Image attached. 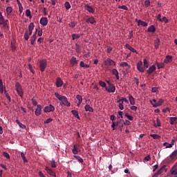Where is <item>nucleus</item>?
<instances>
[{
	"instance_id": "a18cd8bd",
	"label": "nucleus",
	"mask_w": 177,
	"mask_h": 177,
	"mask_svg": "<svg viewBox=\"0 0 177 177\" xmlns=\"http://www.w3.org/2000/svg\"><path fill=\"white\" fill-rule=\"evenodd\" d=\"M76 99H77L78 102H80V104H82V102H83V98L82 97V95H76Z\"/></svg>"
},
{
	"instance_id": "f257e3e1",
	"label": "nucleus",
	"mask_w": 177,
	"mask_h": 177,
	"mask_svg": "<svg viewBox=\"0 0 177 177\" xmlns=\"http://www.w3.org/2000/svg\"><path fill=\"white\" fill-rule=\"evenodd\" d=\"M54 96L57 98L61 102V105H64L65 106L70 107L71 104L68 101V98H66L64 95H61L58 93H54Z\"/></svg>"
},
{
	"instance_id": "e2e57ef3",
	"label": "nucleus",
	"mask_w": 177,
	"mask_h": 177,
	"mask_svg": "<svg viewBox=\"0 0 177 177\" xmlns=\"http://www.w3.org/2000/svg\"><path fill=\"white\" fill-rule=\"evenodd\" d=\"M123 124L124 126H130L131 125V122L128 120H126L124 122H123Z\"/></svg>"
},
{
	"instance_id": "8fccbe9b",
	"label": "nucleus",
	"mask_w": 177,
	"mask_h": 177,
	"mask_svg": "<svg viewBox=\"0 0 177 177\" xmlns=\"http://www.w3.org/2000/svg\"><path fill=\"white\" fill-rule=\"evenodd\" d=\"M99 85H100V86L102 88L107 87L106 83H104V82H102V81L99 82Z\"/></svg>"
},
{
	"instance_id": "20e7f679",
	"label": "nucleus",
	"mask_w": 177,
	"mask_h": 177,
	"mask_svg": "<svg viewBox=\"0 0 177 177\" xmlns=\"http://www.w3.org/2000/svg\"><path fill=\"white\" fill-rule=\"evenodd\" d=\"M15 90L17 92L18 95H19V97H23L24 96L23 88H21V85L19 82L15 84Z\"/></svg>"
},
{
	"instance_id": "f704fd0d",
	"label": "nucleus",
	"mask_w": 177,
	"mask_h": 177,
	"mask_svg": "<svg viewBox=\"0 0 177 177\" xmlns=\"http://www.w3.org/2000/svg\"><path fill=\"white\" fill-rule=\"evenodd\" d=\"M174 145L169 144V142H163V147H166V149H171Z\"/></svg>"
},
{
	"instance_id": "774afa93",
	"label": "nucleus",
	"mask_w": 177,
	"mask_h": 177,
	"mask_svg": "<svg viewBox=\"0 0 177 177\" xmlns=\"http://www.w3.org/2000/svg\"><path fill=\"white\" fill-rule=\"evenodd\" d=\"M119 109L120 110H123L124 109V106H123L122 103H119Z\"/></svg>"
},
{
	"instance_id": "423d86ee",
	"label": "nucleus",
	"mask_w": 177,
	"mask_h": 177,
	"mask_svg": "<svg viewBox=\"0 0 177 177\" xmlns=\"http://www.w3.org/2000/svg\"><path fill=\"white\" fill-rule=\"evenodd\" d=\"M44 113H50L55 111V106L50 104L49 106L44 107Z\"/></svg>"
},
{
	"instance_id": "cd10ccee",
	"label": "nucleus",
	"mask_w": 177,
	"mask_h": 177,
	"mask_svg": "<svg viewBox=\"0 0 177 177\" xmlns=\"http://www.w3.org/2000/svg\"><path fill=\"white\" fill-rule=\"evenodd\" d=\"M138 26H142V27H147L148 24L146 22H144L143 21L138 20Z\"/></svg>"
},
{
	"instance_id": "e433bc0d",
	"label": "nucleus",
	"mask_w": 177,
	"mask_h": 177,
	"mask_svg": "<svg viewBox=\"0 0 177 177\" xmlns=\"http://www.w3.org/2000/svg\"><path fill=\"white\" fill-rule=\"evenodd\" d=\"M21 157L23 158L24 163L28 162V160L26 159V156H25V153L24 152L21 153Z\"/></svg>"
},
{
	"instance_id": "dca6fc26",
	"label": "nucleus",
	"mask_w": 177,
	"mask_h": 177,
	"mask_svg": "<svg viewBox=\"0 0 177 177\" xmlns=\"http://www.w3.org/2000/svg\"><path fill=\"white\" fill-rule=\"evenodd\" d=\"M85 9L89 13H94L95 12L94 8H91V6H90L89 5L86 4L85 5Z\"/></svg>"
},
{
	"instance_id": "ea45409f",
	"label": "nucleus",
	"mask_w": 177,
	"mask_h": 177,
	"mask_svg": "<svg viewBox=\"0 0 177 177\" xmlns=\"http://www.w3.org/2000/svg\"><path fill=\"white\" fill-rule=\"evenodd\" d=\"M8 20H3L2 22L0 21V25H3L4 27H8Z\"/></svg>"
},
{
	"instance_id": "a211bd4d",
	"label": "nucleus",
	"mask_w": 177,
	"mask_h": 177,
	"mask_svg": "<svg viewBox=\"0 0 177 177\" xmlns=\"http://www.w3.org/2000/svg\"><path fill=\"white\" fill-rule=\"evenodd\" d=\"M70 62H71V65H72L73 66L77 65L78 64V61L76 60L75 57H72V58H71Z\"/></svg>"
},
{
	"instance_id": "7ed1b4c3",
	"label": "nucleus",
	"mask_w": 177,
	"mask_h": 177,
	"mask_svg": "<svg viewBox=\"0 0 177 177\" xmlns=\"http://www.w3.org/2000/svg\"><path fill=\"white\" fill-rule=\"evenodd\" d=\"M39 68L40 71L45 72L46 68H47V61L43 59L39 62Z\"/></svg>"
},
{
	"instance_id": "4d7b16f0",
	"label": "nucleus",
	"mask_w": 177,
	"mask_h": 177,
	"mask_svg": "<svg viewBox=\"0 0 177 177\" xmlns=\"http://www.w3.org/2000/svg\"><path fill=\"white\" fill-rule=\"evenodd\" d=\"M46 172L49 174L50 176L56 177L55 173L53 171H47Z\"/></svg>"
},
{
	"instance_id": "58836bf2",
	"label": "nucleus",
	"mask_w": 177,
	"mask_h": 177,
	"mask_svg": "<svg viewBox=\"0 0 177 177\" xmlns=\"http://www.w3.org/2000/svg\"><path fill=\"white\" fill-rule=\"evenodd\" d=\"M81 37L80 35L72 34V39L75 40L76 39H80Z\"/></svg>"
},
{
	"instance_id": "bf43d9fd",
	"label": "nucleus",
	"mask_w": 177,
	"mask_h": 177,
	"mask_svg": "<svg viewBox=\"0 0 177 177\" xmlns=\"http://www.w3.org/2000/svg\"><path fill=\"white\" fill-rule=\"evenodd\" d=\"M119 9H122L123 10H128V7L126 6L125 5H123V6H119Z\"/></svg>"
},
{
	"instance_id": "473e14b6",
	"label": "nucleus",
	"mask_w": 177,
	"mask_h": 177,
	"mask_svg": "<svg viewBox=\"0 0 177 177\" xmlns=\"http://www.w3.org/2000/svg\"><path fill=\"white\" fill-rule=\"evenodd\" d=\"M129 100L130 101V104L131 105H135L136 104V100H134V98L133 97L132 95H130L129 97Z\"/></svg>"
},
{
	"instance_id": "338daca9",
	"label": "nucleus",
	"mask_w": 177,
	"mask_h": 177,
	"mask_svg": "<svg viewBox=\"0 0 177 177\" xmlns=\"http://www.w3.org/2000/svg\"><path fill=\"white\" fill-rule=\"evenodd\" d=\"M144 160H145V161L151 160V156L148 155V156H145V158H144Z\"/></svg>"
},
{
	"instance_id": "393cba45",
	"label": "nucleus",
	"mask_w": 177,
	"mask_h": 177,
	"mask_svg": "<svg viewBox=\"0 0 177 177\" xmlns=\"http://www.w3.org/2000/svg\"><path fill=\"white\" fill-rule=\"evenodd\" d=\"M156 31V28L153 26H151L148 27L147 32H155Z\"/></svg>"
},
{
	"instance_id": "4c0bfd02",
	"label": "nucleus",
	"mask_w": 177,
	"mask_h": 177,
	"mask_svg": "<svg viewBox=\"0 0 177 177\" xmlns=\"http://www.w3.org/2000/svg\"><path fill=\"white\" fill-rule=\"evenodd\" d=\"M170 173L171 174V175L177 176V169H176L175 167L172 168L170 171Z\"/></svg>"
},
{
	"instance_id": "864d4df0",
	"label": "nucleus",
	"mask_w": 177,
	"mask_h": 177,
	"mask_svg": "<svg viewBox=\"0 0 177 177\" xmlns=\"http://www.w3.org/2000/svg\"><path fill=\"white\" fill-rule=\"evenodd\" d=\"M26 16H27V17L31 18V12L30 10H26Z\"/></svg>"
},
{
	"instance_id": "2f4dec72",
	"label": "nucleus",
	"mask_w": 177,
	"mask_h": 177,
	"mask_svg": "<svg viewBox=\"0 0 177 177\" xmlns=\"http://www.w3.org/2000/svg\"><path fill=\"white\" fill-rule=\"evenodd\" d=\"M169 157H170V159H171V160L175 159V158L177 157V150L172 152V153L170 154V156Z\"/></svg>"
},
{
	"instance_id": "603ef678",
	"label": "nucleus",
	"mask_w": 177,
	"mask_h": 177,
	"mask_svg": "<svg viewBox=\"0 0 177 177\" xmlns=\"http://www.w3.org/2000/svg\"><path fill=\"white\" fill-rule=\"evenodd\" d=\"M125 117H127V118L130 121H133V120L134 119L133 116H131L128 113H125Z\"/></svg>"
},
{
	"instance_id": "bb28decb",
	"label": "nucleus",
	"mask_w": 177,
	"mask_h": 177,
	"mask_svg": "<svg viewBox=\"0 0 177 177\" xmlns=\"http://www.w3.org/2000/svg\"><path fill=\"white\" fill-rule=\"evenodd\" d=\"M161 126L160 120H159L158 118H157V120L153 123V127H159Z\"/></svg>"
},
{
	"instance_id": "c756f323",
	"label": "nucleus",
	"mask_w": 177,
	"mask_h": 177,
	"mask_svg": "<svg viewBox=\"0 0 177 177\" xmlns=\"http://www.w3.org/2000/svg\"><path fill=\"white\" fill-rule=\"evenodd\" d=\"M77 24V23L75 21H72L70 24H68V27L73 29L74 28H75Z\"/></svg>"
},
{
	"instance_id": "6e6d98bb",
	"label": "nucleus",
	"mask_w": 177,
	"mask_h": 177,
	"mask_svg": "<svg viewBox=\"0 0 177 177\" xmlns=\"http://www.w3.org/2000/svg\"><path fill=\"white\" fill-rule=\"evenodd\" d=\"M3 156L6 158V159H10V154H8V152H3Z\"/></svg>"
},
{
	"instance_id": "13d9d810",
	"label": "nucleus",
	"mask_w": 177,
	"mask_h": 177,
	"mask_svg": "<svg viewBox=\"0 0 177 177\" xmlns=\"http://www.w3.org/2000/svg\"><path fill=\"white\" fill-rule=\"evenodd\" d=\"M51 167L52 168H56L57 167V165H55V161L53 159H52V160H51Z\"/></svg>"
},
{
	"instance_id": "39448f33",
	"label": "nucleus",
	"mask_w": 177,
	"mask_h": 177,
	"mask_svg": "<svg viewBox=\"0 0 177 177\" xmlns=\"http://www.w3.org/2000/svg\"><path fill=\"white\" fill-rule=\"evenodd\" d=\"M151 102V104L153 105V108H157L158 106H160L164 104V100L163 99H159L158 102H156V103H153L151 100H149Z\"/></svg>"
},
{
	"instance_id": "09e8293b",
	"label": "nucleus",
	"mask_w": 177,
	"mask_h": 177,
	"mask_svg": "<svg viewBox=\"0 0 177 177\" xmlns=\"http://www.w3.org/2000/svg\"><path fill=\"white\" fill-rule=\"evenodd\" d=\"M151 137L154 140L159 139L160 138L158 134H151Z\"/></svg>"
},
{
	"instance_id": "9d476101",
	"label": "nucleus",
	"mask_w": 177,
	"mask_h": 177,
	"mask_svg": "<svg viewBox=\"0 0 177 177\" xmlns=\"http://www.w3.org/2000/svg\"><path fill=\"white\" fill-rule=\"evenodd\" d=\"M142 64L143 62H142V61L137 62V71H140V73H144V69L142 66Z\"/></svg>"
},
{
	"instance_id": "2eb2a0df",
	"label": "nucleus",
	"mask_w": 177,
	"mask_h": 177,
	"mask_svg": "<svg viewBox=\"0 0 177 177\" xmlns=\"http://www.w3.org/2000/svg\"><path fill=\"white\" fill-rule=\"evenodd\" d=\"M155 71H156V66L155 65L151 66V67H149V68H148L147 70V74L148 75H151V73H153Z\"/></svg>"
},
{
	"instance_id": "6ab92c4d",
	"label": "nucleus",
	"mask_w": 177,
	"mask_h": 177,
	"mask_svg": "<svg viewBox=\"0 0 177 177\" xmlns=\"http://www.w3.org/2000/svg\"><path fill=\"white\" fill-rule=\"evenodd\" d=\"M62 85H63L62 80L60 79V77H57V82H56L57 88H61Z\"/></svg>"
},
{
	"instance_id": "c85d7f7f",
	"label": "nucleus",
	"mask_w": 177,
	"mask_h": 177,
	"mask_svg": "<svg viewBox=\"0 0 177 177\" xmlns=\"http://www.w3.org/2000/svg\"><path fill=\"white\" fill-rule=\"evenodd\" d=\"M159 44H160V39H159L158 38L156 39L155 41H154V45H155L156 49H158Z\"/></svg>"
},
{
	"instance_id": "f8f14e48",
	"label": "nucleus",
	"mask_w": 177,
	"mask_h": 177,
	"mask_svg": "<svg viewBox=\"0 0 177 177\" xmlns=\"http://www.w3.org/2000/svg\"><path fill=\"white\" fill-rule=\"evenodd\" d=\"M37 39V29L35 33H33L32 37H30V44L31 45H35V42L36 41Z\"/></svg>"
},
{
	"instance_id": "69168bd1",
	"label": "nucleus",
	"mask_w": 177,
	"mask_h": 177,
	"mask_svg": "<svg viewBox=\"0 0 177 177\" xmlns=\"http://www.w3.org/2000/svg\"><path fill=\"white\" fill-rule=\"evenodd\" d=\"M53 121L52 118H48L46 121H44V124H49Z\"/></svg>"
},
{
	"instance_id": "a19ab883",
	"label": "nucleus",
	"mask_w": 177,
	"mask_h": 177,
	"mask_svg": "<svg viewBox=\"0 0 177 177\" xmlns=\"http://www.w3.org/2000/svg\"><path fill=\"white\" fill-rule=\"evenodd\" d=\"M64 6H65V9H66V10H68L71 8V4L68 1L65 2Z\"/></svg>"
},
{
	"instance_id": "0eeeda50",
	"label": "nucleus",
	"mask_w": 177,
	"mask_h": 177,
	"mask_svg": "<svg viewBox=\"0 0 177 177\" xmlns=\"http://www.w3.org/2000/svg\"><path fill=\"white\" fill-rule=\"evenodd\" d=\"M104 65L106 66H115V61L112 60L111 59H106V61H104Z\"/></svg>"
},
{
	"instance_id": "1a4fd4ad",
	"label": "nucleus",
	"mask_w": 177,
	"mask_h": 177,
	"mask_svg": "<svg viewBox=\"0 0 177 177\" xmlns=\"http://www.w3.org/2000/svg\"><path fill=\"white\" fill-rule=\"evenodd\" d=\"M86 23L91 24V25H95L96 24V21L95 20L94 17H91L86 19Z\"/></svg>"
},
{
	"instance_id": "c03bdc74",
	"label": "nucleus",
	"mask_w": 177,
	"mask_h": 177,
	"mask_svg": "<svg viewBox=\"0 0 177 177\" xmlns=\"http://www.w3.org/2000/svg\"><path fill=\"white\" fill-rule=\"evenodd\" d=\"M75 159L77 160L80 163L83 162V159H82L81 156H74Z\"/></svg>"
},
{
	"instance_id": "f03ea898",
	"label": "nucleus",
	"mask_w": 177,
	"mask_h": 177,
	"mask_svg": "<svg viewBox=\"0 0 177 177\" xmlns=\"http://www.w3.org/2000/svg\"><path fill=\"white\" fill-rule=\"evenodd\" d=\"M34 23H30L28 26V31H26L25 34L24 35V39L26 41H28L29 37L32 35V30H34Z\"/></svg>"
},
{
	"instance_id": "412c9836",
	"label": "nucleus",
	"mask_w": 177,
	"mask_h": 177,
	"mask_svg": "<svg viewBox=\"0 0 177 177\" xmlns=\"http://www.w3.org/2000/svg\"><path fill=\"white\" fill-rule=\"evenodd\" d=\"M125 48H127V49H129V50H130L133 53H136V50L135 48H133V47L131 46L130 44H125Z\"/></svg>"
},
{
	"instance_id": "aec40b11",
	"label": "nucleus",
	"mask_w": 177,
	"mask_h": 177,
	"mask_svg": "<svg viewBox=\"0 0 177 177\" xmlns=\"http://www.w3.org/2000/svg\"><path fill=\"white\" fill-rule=\"evenodd\" d=\"M78 145H74V146L73 147V149H72V153L73 154H78Z\"/></svg>"
},
{
	"instance_id": "3c124183",
	"label": "nucleus",
	"mask_w": 177,
	"mask_h": 177,
	"mask_svg": "<svg viewBox=\"0 0 177 177\" xmlns=\"http://www.w3.org/2000/svg\"><path fill=\"white\" fill-rule=\"evenodd\" d=\"M10 48L12 49V52H15L16 46L13 44V42H10Z\"/></svg>"
},
{
	"instance_id": "4468645a",
	"label": "nucleus",
	"mask_w": 177,
	"mask_h": 177,
	"mask_svg": "<svg viewBox=\"0 0 177 177\" xmlns=\"http://www.w3.org/2000/svg\"><path fill=\"white\" fill-rule=\"evenodd\" d=\"M40 24H41L42 26L45 27L48 24V19L46 17H42L40 19Z\"/></svg>"
},
{
	"instance_id": "5fc2aeb1",
	"label": "nucleus",
	"mask_w": 177,
	"mask_h": 177,
	"mask_svg": "<svg viewBox=\"0 0 177 177\" xmlns=\"http://www.w3.org/2000/svg\"><path fill=\"white\" fill-rule=\"evenodd\" d=\"M165 67V64L164 63H157V68H158V69L162 68Z\"/></svg>"
},
{
	"instance_id": "7c9ffc66",
	"label": "nucleus",
	"mask_w": 177,
	"mask_h": 177,
	"mask_svg": "<svg viewBox=\"0 0 177 177\" xmlns=\"http://www.w3.org/2000/svg\"><path fill=\"white\" fill-rule=\"evenodd\" d=\"M80 66L84 68H89L90 66L84 63L83 61H80Z\"/></svg>"
},
{
	"instance_id": "b1692460",
	"label": "nucleus",
	"mask_w": 177,
	"mask_h": 177,
	"mask_svg": "<svg viewBox=\"0 0 177 177\" xmlns=\"http://www.w3.org/2000/svg\"><path fill=\"white\" fill-rule=\"evenodd\" d=\"M169 119L170 120V124L171 125H174L176 123H177V118H169Z\"/></svg>"
},
{
	"instance_id": "9b49d317",
	"label": "nucleus",
	"mask_w": 177,
	"mask_h": 177,
	"mask_svg": "<svg viewBox=\"0 0 177 177\" xmlns=\"http://www.w3.org/2000/svg\"><path fill=\"white\" fill-rule=\"evenodd\" d=\"M41 105L38 104L37 106V109L35 111V114L36 115V116H39L40 115H41Z\"/></svg>"
},
{
	"instance_id": "6e6552de",
	"label": "nucleus",
	"mask_w": 177,
	"mask_h": 177,
	"mask_svg": "<svg viewBox=\"0 0 177 177\" xmlns=\"http://www.w3.org/2000/svg\"><path fill=\"white\" fill-rule=\"evenodd\" d=\"M104 88L106 89V91H107L109 93H115V86L113 84H110L109 88L104 87Z\"/></svg>"
},
{
	"instance_id": "4be33fe9",
	"label": "nucleus",
	"mask_w": 177,
	"mask_h": 177,
	"mask_svg": "<svg viewBox=\"0 0 177 177\" xmlns=\"http://www.w3.org/2000/svg\"><path fill=\"white\" fill-rule=\"evenodd\" d=\"M112 74H113L114 76H115L116 80H119V73L118 72V70L115 68L112 69Z\"/></svg>"
},
{
	"instance_id": "f3484780",
	"label": "nucleus",
	"mask_w": 177,
	"mask_h": 177,
	"mask_svg": "<svg viewBox=\"0 0 177 177\" xmlns=\"http://www.w3.org/2000/svg\"><path fill=\"white\" fill-rule=\"evenodd\" d=\"M172 62V57L170 55H167L166 59L163 60V64H169Z\"/></svg>"
},
{
	"instance_id": "0e129e2a",
	"label": "nucleus",
	"mask_w": 177,
	"mask_h": 177,
	"mask_svg": "<svg viewBox=\"0 0 177 177\" xmlns=\"http://www.w3.org/2000/svg\"><path fill=\"white\" fill-rule=\"evenodd\" d=\"M37 34L38 35L39 37H41L42 36L41 29L37 30Z\"/></svg>"
},
{
	"instance_id": "72a5a7b5",
	"label": "nucleus",
	"mask_w": 177,
	"mask_h": 177,
	"mask_svg": "<svg viewBox=\"0 0 177 177\" xmlns=\"http://www.w3.org/2000/svg\"><path fill=\"white\" fill-rule=\"evenodd\" d=\"M5 88H6V87L3 86L2 80H0V93H3V92H6V91H4Z\"/></svg>"
},
{
	"instance_id": "79ce46f5",
	"label": "nucleus",
	"mask_w": 177,
	"mask_h": 177,
	"mask_svg": "<svg viewBox=\"0 0 177 177\" xmlns=\"http://www.w3.org/2000/svg\"><path fill=\"white\" fill-rule=\"evenodd\" d=\"M12 11H13V8H12V7L8 6L6 8L7 15H10V13H12Z\"/></svg>"
},
{
	"instance_id": "052dcab7",
	"label": "nucleus",
	"mask_w": 177,
	"mask_h": 177,
	"mask_svg": "<svg viewBox=\"0 0 177 177\" xmlns=\"http://www.w3.org/2000/svg\"><path fill=\"white\" fill-rule=\"evenodd\" d=\"M145 5L146 8H148L149 6H151V1L149 0H146Z\"/></svg>"
},
{
	"instance_id": "680f3d73",
	"label": "nucleus",
	"mask_w": 177,
	"mask_h": 177,
	"mask_svg": "<svg viewBox=\"0 0 177 177\" xmlns=\"http://www.w3.org/2000/svg\"><path fill=\"white\" fill-rule=\"evenodd\" d=\"M5 97H6L7 100H8V102H10V96L8 95V93L5 91L4 92Z\"/></svg>"
},
{
	"instance_id": "de8ad7c7",
	"label": "nucleus",
	"mask_w": 177,
	"mask_h": 177,
	"mask_svg": "<svg viewBox=\"0 0 177 177\" xmlns=\"http://www.w3.org/2000/svg\"><path fill=\"white\" fill-rule=\"evenodd\" d=\"M143 64L145 68H149V62H147V60H146V59H144Z\"/></svg>"
},
{
	"instance_id": "a878e982",
	"label": "nucleus",
	"mask_w": 177,
	"mask_h": 177,
	"mask_svg": "<svg viewBox=\"0 0 177 177\" xmlns=\"http://www.w3.org/2000/svg\"><path fill=\"white\" fill-rule=\"evenodd\" d=\"M71 113H72L73 115H74L75 118H77L78 120H80V115H78V111L77 110H72V111H71Z\"/></svg>"
},
{
	"instance_id": "37998d69",
	"label": "nucleus",
	"mask_w": 177,
	"mask_h": 177,
	"mask_svg": "<svg viewBox=\"0 0 177 177\" xmlns=\"http://www.w3.org/2000/svg\"><path fill=\"white\" fill-rule=\"evenodd\" d=\"M158 21L160 22H165V24L168 23V19H167L166 17H163L162 19H158Z\"/></svg>"
},
{
	"instance_id": "c9c22d12",
	"label": "nucleus",
	"mask_w": 177,
	"mask_h": 177,
	"mask_svg": "<svg viewBox=\"0 0 177 177\" xmlns=\"http://www.w3.org/2000/svg\"><path fill=\"white\" fill-rule=\"evenodd\" d=\"M75 51L76 53H81V47L77 44H75Z\"/></svg>"
},
{
	"instance_id": "49530a36",
	"label": "nucleus",
	"mask_w": 177,
	"mask_h": 177,
	"mask_svg": "<svg viewBox=\"0 0 177 177\" xmlns=\"http://www.w3.org/2000/svg\"><path fill=\"white\" fill-rule=\"evenodd\" d=\"M120 66H121V67H130V66H129L127 62H122L121 64H120Z\"/></svg>"
},
{
	"instance_id": "5701e85b",
	"label": "nucleus",
	"mask_w": 177,
	"mask_h": 177,
	"mask_svg": "<svg viewBox=\"0 0 177 177\" xmlns=\"http://www.w3.org/2000/svg\"><path fill=\"white\" fill-rule=\"evenodd\" d=\"M85 111L93 113V112H94V109L93 108H91L90 105L86 104L85 105Z\"/></svg>"
},
{
	"instance_id": "ddd939ff",
	"label": "nucleus",
	"mask_w": 177,
	"mask_h": 177,
	"mask_svg": "<svg viewBox=\"0 0 177 177\" xmlns=\"http://www.w3.org/2000/svg\"><path fill=\"white\" fill-rule=\"evenodd\" d=\"M167 166L166 165H162L160 169L157 171V174L161 175V174L167 172Z\"/></svg>"
}]
</instances>
